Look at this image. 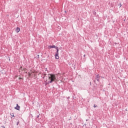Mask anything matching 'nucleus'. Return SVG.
Wrapping results in <instances>:
<instances>
[{
	"mask_svg": "<svg viewBox=\"0 0 128 128\" xmlns=\"http://www.w3.org/2000/svg\"><path fill=\"white\" fill-rule=\"evenodd\" d=\"M47 78H48V80H46V84H52V82H56V76L54 74H48L47 75Z\"/></svg>",
	"mask_w": 128,
	"mask_h": 128,
	"instance_id": "obj_1",
	"label": "nucleus"
},
{
	"mask_svg": "<svg viewBox=\"0 0 128 128\" xmlns=\"http://www.w3.org/2000/svg\"><path fill=\"white\" fill-rule=\"evenodd\" d=\"M56 52L55 54V58L56 60H58V58H60L58 57V48L56 47Z\"/></svg>",
	"mask_w": 128,
	"mask_h": 128,
	"instance_id": "obj_2",
	"label": "nucleus"
},
{
	"mask_svg": "<svg viewBox=\"0 0 128 128\" xmlns=\"http://www.w3.org/2000/svg\"><path fill=\"white\" fill-rule=\"evenodd\" d=\"M15 110H20V107L18 106V104H16V106L14 108Z\"/></svg>",
	"mask_w": 128,
	"mask_h": 128,
	"instance_id": "obj_3",
	"label": "nucleus"
},
{
	"mask_svg": "<svg viewBox=\"0 0 128 128\" xmlns=\"http://www.w3.org/2000/svg\"><path fill=\"white\" fill-rule=\"evenodd\" d=\"M96 80L98 82H100V75L98 74L96 76Z\"/></svg>",
	"mask_w": 128,
	"mask_h": 128,
	"instance_id": "obj_4",
	"label": "nucleus"
},
{
	"mask_svg": "<svg viewBox=\"0 0 128 128\" xmlns=\"http://www.w3.org/2000/svg\"><path fill=\"white\" fill-rule=\"evenodd\" d=\"M20 28H18V27L16 30V32H20Z\"/></svg>",
	"mask_w": 128,
	"mask_h": 128,
	"instance_id": "obj_5",
	"label": "nucleus"
},
{
	"mask_svg": "<svg viewBox=\"0 0 128 128\" xmlns=\"http://www.w3.org/2000/svg\"><path fill=\"white\" fill-rule=\"evenodd\" d=\"M50 48H56V46L54 45V46H50Z\"/></svg>",
	"mask_w": 128,
	"mask_h": 128,
	"instance_id": "obj_6",
	"label": "nucleus"
},
{
	"mask_svg": "<svg viewBox=\"0 0 128 128\" xmlns=\"http://www.w3.org/2000/svg\"><path fill=\"white\" fill-rule=\"evenodd\" d=\"M10 116H13L14 118V114L13 113L11 114Z\"/></svg>",
	"mask_w": 128,
	"mask_h": 128,
	"instance_id": "obj_7",
	"label": "nucleus"
},
{
	"mask_svg": "<svg viewBox=\"0 0 128 128\" xmlns=\"http://www.w3.org/2000/svg\"><path fill=\"white\" fill-rule=\"evenodd\" d=\"M94 108H98V106H96V104H94Z\"/></svg>",
	"mask_w": 128,
	"mask_h": 128,
	"instance_id": "obj_8",
	"label": "nucleus"
},
{
	"mask_svg": "<svg viewBox=\"0 0 128 128\" xmlns=\"http://www.w3.org/2000/svg\"><path fill=\"white\" fill-rule=\"evenodd\" d=\"M18 124H20V122H17V124H16L17 126H18Z\"/></svg>",
	"mask_w": 128,
	"mask_h": 128,
	"instance_id": "obj_9",
	"label": "nucleus"
},
{
	"mask_svg": "<svg viewBox=\"0 0 128 128\" xmlns=\"http://www.w3.org/2000/svg\"><path fill=\"white\" fill-rule=\"evenodd\" d=\"M28 76H30V73H28Z\"/></svg>",
	"mask_w": 128,
	"mask_h": 128,
	"instance_id": "obj_10",
	"label": "nucleus"
},
{
	"mask_svg": "<svg viewBox=\"0 0 128 128\" xmlns=\"http://www.w3.org/2000/svg\"><path fill=\"white\" fill-rule=\"evenodd\" d=\"M39 116H40V115H38V116H37V118H38Z\"/></svg>",
	"mask_w": 128,
	"mask_h": 128,
	"instance_id": "obj_11",
	"label": "nucleus"
},
{
	"mask_svg": "<svg viewBox=\"0 0 128 128\" xmlns=\"http://www.w3.org/2000/svg\"><path fill=\"white\" fill-rule=\"evenodd\" d=\"M120 6H122V4H120Z\"/></svg>",
	"mask_w": 128,
	"mask_h": 128,
	"instance_id": "obj_12",
	"label": "nucleus"
},
{
	"mask_svg": "<svg viewBox=\"0 0 128 128\" xmlns=\"http://www.w3.org/2000/svg\"><path fill=\"white\" fill-rule=\"evenodd\" d=\"M120 6H122V4H120Z\"/></svg>",
	"mask_w": 128,
	"mask_h": 128,
	"instance_id": "obj_13",
	"label": "nucleus"
},
{
	"mask_svg": "<svg viewBox=\"0 0 128 128\" xmlns=\"http://www.w3.org/2000/svg\"><path fill=\"white\" fill-rule=\"evenodd\" d=\"M93 14H96V12H93Z\"/></svg>",
	"mask_w": 128,
	"mask_h": 128,
	"instance_id": "obj_14",
	"label": "nucleus"
},
{
	"mask_svg": "<svg viewBox=\"0 0 128 128\" xmlns=\"http://www.w3.org/2000/svg\"><path fill=\"white\" fill-rule=\"evenodd\" d=\"M2 128H6V127H4V126H2Z\"/></svg>",
	"mask_w": 128,
	"mask_h": 128,
	"instance_id": "obj_15",
	"label": "nucleus"
},
{
	"mask_svg": "<svg viewBox=\"0 0 128 128\" xmlns=\"http://www.w3.org/2000/svg\"><path fill=\"white\" fill-rule=\"evenodd\" d=\"M20 80L22 79V78H19Z\"/></svg>",
	"mask_w": 128,
	"mask_h": 128,
	"instance_id": "obj_16",
	"label": "nucleus"
}]
</instances>
